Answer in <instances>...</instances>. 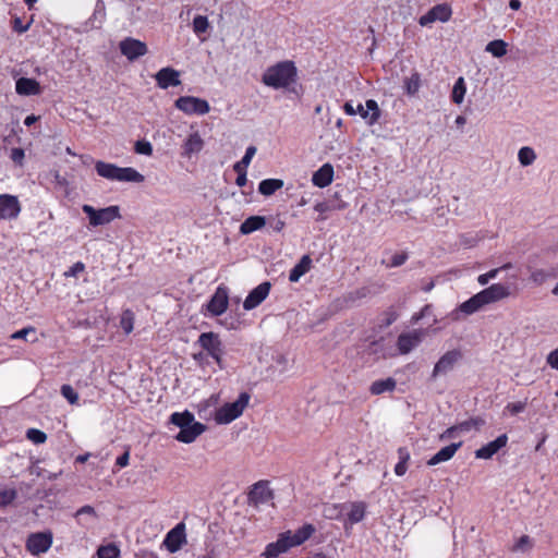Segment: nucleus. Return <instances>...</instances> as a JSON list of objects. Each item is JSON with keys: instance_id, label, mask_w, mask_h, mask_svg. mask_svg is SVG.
I'll return each mask as SVG.
<instances>
[{"instance_id": "58", "label": "nucleus", "mask_w": 558, "mask_h": 558, "mask_svg": "<svg viewBox=\"0 0 558 558\" xmlns=\"http://www.w3.org/2000/svg\"><path fill=\"white\" fill-rule=\"evenodd\" d=\"M24 156L25 154L22 148H13L11 150V159L17 165H22Z\"/></svg>"}, {"instance_id": "57", "label": "nucleus", "mask_w": 558, "mask_h": 558, "mask_svg": "<svg viewBox=\"0 0 558 558\" xmlns=\"http://www.w3.org/2000/svg\"><path fill=\"white\" fill-rule=\"evenodd\" d=\"M547 364L558 371V348L553 350L546 357Z\"/></svg>"}, {"instance_id": "62", "label": "nucleus", "mask_w": 558, "mask_h": 558, "mask_svg": "<svg viewBox=\"0 0 558 558\" xmlns=\"http://www.w3.org/2000/svg\"><path fill=\"white\" fill-rule=\"evenodd\" d=\"M235 172L238 173V178L235 180L236 185L240 187L244 186L247 182L246 171L240 170V171H235Z\"/></svg>"}, {"instance_id": "16", "label": "nucleus", "mask_w": 558, "mask_h": 558, "mask_svg": "<svg viewBox=\"0 0 558 558\" xmlns=\"http://www.w3.org/2000/svg\"><path fill=\"white\" fill-rule=\"evenodd\" d=\"M423 339V332L420 330H413L411 332L401 333L398 337L397 347L401 354L410 353L415 347H417Z\"/></svg>"}, {"instance_id": "60", "label": "nucleus", "mask_w": 558, "mask_h": 558, "mask_svg": "<svg viewBox=\"0 0 558 558\" xmlns=\"http://www.w3.org/2000/svg\"><path fill=\"white\" fill-rule=\"evenodd\" d=\"M436 22V19L433 14V11L429 10L426 14L422 15L418 20L421 26H428L429 24Z\"/></svg>"}, {"instance_id": "21", "label": "nucleus", "mask_w": 558, "mask_h": 558, "mask_svg": "<svg viewBox=\"0 0 558 558\" xmlns=\"http://www.w3.org/2000/svg\"><path fill=\"white\" fill-rule=\"evenodd\" d=\"M206 429L205 425L193 421L190 425L178 433L175 439L184 444L193 442Z\"/></svg>"}, {"instance_id": "13", "label": "nucleus", "mask_w": 558, "mask_h": 558, "mask_svg": "<svg viewBox=\"0 0 558 558\" xmlns=\"http://www.w3.org/2000/svg\"><path fill=\"white\" fill-rule=\"evenodd\" d=\"M228 289L226 287H218L207 304V310L214 316H219L228 308Z\"/></svg>"}, {"instance_id": "51", "label": "nucleus", "mask_w": 558, "mask_h": 558, "mask_svg": "<svg viewBox=\"0 0 558 558\" xmlns=\"http://www.w3.org/2000/svg\"><path fill=\"white\" fill-rule=\"evenodd\" d=\"M135 151L141 155L150 156L153 154V146L149 142L137 141L135 143Z\"/></svg>"}, {"instance_id": "25", "label": "nucleus", "mask_w": 558, "mask_h": 558, "mask_svg": "<svg viewBox=\"0 0 558 558\" xmlns=\"http://www.w3.org/2000/svg\"><path fill=\"white\" fill-rule=\"evenodd\" d=\"M288 539L289 538L284 537L282 534L277 542L267 545L264 556L266 558H276L280 554L286 553L289 548L292 547Z\"/></svg>"}, {"instance_id": "14", "label": "nucleus", "mask_w": 558, "mask_h": 558, "mask_svg": "<svg viewBox=\"0 0 558 558\" xmlns=\"http://www.w3.org/2000/svg\"><path fill=\"white\" fill-rule=\"evenodd\" d=\"M271 284L266 281L254 288L244 300L243 307L246 311L257 307L269 294Z\"/></svg>"}, {"instance_id": "6", "label": "nucleus", "mask_w": 558, "mask_h": 558, "mask_svg": "<svg viewBox=\"0 0 558 558\" xmlns=\"http://www.w3.org/2000/svg\"><path fill=\"white\" fill-rule=\"evenodd\" d=\"M174 106L186 114H206L210 109L209 104L205 99L193 96L179 97Z\"/></svg>"}, {"instance_id": "8", "label": "nucleus", "mask_w": 558, "mask_h": 558, "mask_svg": "<svg viewBox=\"0 0 558 558\" xmlns=\"http://www.w3.org/2000/svg\"><path fill=\"white\" fill-rule=\"evenodd\" d=\"M52 538L50 531L33 533L26 541V548L33 555L46 553L52 545Z\"/></svg>"}, {"instance_id": "45", "label": "nucleus", "mask_w": 558, "mask_h": 558, "mask_svg": "<svg viewBox=\"0 0 558 558\" xmlns=\"http://www.w3.org/2000/svg\"><path fill=\"white\" fill-rule=\"evenodd\" d=\"M533 547L532 539L527 535H522L512 547V551H529Z\"/></svg>"}, {"instance_id": "37", "label": "nucleus", "mask_w": 558, "mask_h": 558, "mask_svg": "<svg viewBox=\"0 0 558 558\" xmlns=\"http://www.w3.org/2000/svg\"><path fill=\"white\" fill-rule=\"evenodd\" d=\"M10 338L13 340H25L34 343L37 341L36 329L34 327H26L12 333Z\"/></svg>"}, {"instance_id": "19", "label": "nucleus", "mask_w": 558, "mask_h": 558, "mask_svg": "<svg viewBox=\"0 0 558 558\" xmlns=\"http://www.w3.org/2000/svg\"><path fill=\"white\" fill-rule=\"evenodd\" d=\"M508 442V436L502 434L498 436L495 440L486 444L475 451V457L477 459H490L495 453H497L501 448L506 447Z\"/></svg>"}, {"instance_id": "24", "label": "nucleus", "mask_w": 558, "mask_h": 558, "mask_svg": "<svg viewBox=\"0 0 558 558\" xmlns=\"http://www.w3.org/2000/svg\"><path fill=\"white\" fill-rule=\"evenodd\" d=\"M15 89L19 95H39L41 92L39 83L34 78L21 77L16 81Z\"/></svg>"}, {"instance_id": "2", "label": "nucleus", "mask_w": 558, "mask_h": 558, "mask_svg": "<svg viewBox=\"0 0 558 558\" xmlns=\"http://www.w3.org/2000/svg\"><path fill=\"white\" fill-rule=\"evenodd\" d=\"M296 74L293 62L284 61L270 66L263 74V83L272 88H283L294 81Z\"/></svg>"}, {"instance_id": "35", "label": "nucleus", "mask_w": 558, "mask_h": 558, "mask_svg": "<svg viewBox=\"0 0 558 558\" xmlns=\"http://www.w3.org/2000/svg\"><path fill=\"white\" fill-rule=\"evenodd\" d=\"M365 504L364 502H353L350 506V511L348 513L349 521L351 523H357L363 520L365 514Z\"/></svg>"}, {"instance_id": "42", "label": "nucleus", "mask_w": 558, "mask_h": 558, "mask_svg": "<svg viewBox=\"0 0 558 558\" xmlns=\"http://www.w3.org/2000/svg\"><path fill=\"white\" fill-rule=\"evenodd\" d=\"M134 313L131 310L123 311L120 319V326L125 333H130L133 330Z\"/></svg>"}, {"instance_id": "34", "label": "nucleus", "mask_w": 558, "mask_h": 558, "mask_svg": "<svg viewBox=\"0 0 558 558\" xmlns=\"http://www.w3.org/2000/svg\"><path fill=\"white\" fill-rule=\"evenodd\" d=\"M507 43L501 39H495L487 44L485 50L496 58H501L507 53Z\"/></svg>"}, {"instance_id": "20", "label": "nucleus", "mask_w": 558, "mask_h": 558, "mask_svg": "<svg viewBox=\"0 0 558 558\" xmlns=\"http://www.w3.org/2000/svg\"><path fill=\"white\" fill-rule=\"evenodd\" d=\"M366 108L363 105H359L356 108V113H359L364 120H366L368 125H374L378 122L381 111L378 107V104L374 99H368L365 102Z\"/></svg>"}, {"instance_id": "5", "label": "nucleus", "mask_w": 558, "mask_h": 558, "mask_svg": "<svg viewBox=\"0 0 558 558\" xmlns=\"http://www.w3.org/2000/svg\"><path fill=\"white\" fill-rule=\"evenodd\" d=\"M462 352L459 349L447 351L436 362L430 374V380H436L439 376H445L450 373L456 365L462 360Z\"/></svg>"}, {"instance_id": "29", "label": "nucleus", "mask_w": 558, "mask_h": 558, "mask_svg": "<svg viewBox=\"0 0 558 558\" xmlns=\"http://www.w3.org/2000/svg\"><path fill=\"white\" fill-rule=\"evenodd\" d=\"M266 223V219L263 216H251L246 218L240 226V232L242 234H250L256 230L262 229Z\"/></svg>"}, {"instance_id": "64", "label": "nucleus", "mask_w": 558, "mask_h": 558, "mask_svg": "<svg viewBox=\"0 0 558 558\" xmlns=\"http://www.w3.org/2000/svg\"><path fill=\"white\" fill-rule=\"evenodd\" d=\"M407 472V463L404 461H399L395 468V473L398 476H402Z\"/></svg>"}, {"instance_id": "3", "label": "nucleus", "mask_w": 558, "mask_h": 558, "mask_svg": "<svg viewBox=\"0 0 558 558\" xmlns=\"http://www.w3.org/2000/svg\"><path fill=\"white\" fill-rule=\"evenodd\" d=\"M250 396L243 392L231 403H227L217 410L215 420L218 424H228L238 418L248 404Z\"/></svg>"}, {"instance_id": "32", "label": "nucleus", "mask_w": 558, "mask_h": 558, "mask_svg": "<svg viewBox=\"0 0 558 558\" xmlns=\"http://www.w3.org/2000/svg\"><path fill=\"white\" fill-rule=\"evenodd\" d=\"M193 421H194V415L189 411H184L182 413L175 412V413H172L170 416V423L180 427V430H182L184 427H186L187 425L193 423Z\"/></svg>"}, {"instance_id": "46", "label": "nucleus", "mask_w": 558, "mask_h": 558, "mask_svg": "<svg viewBox=\"0 0 558 558\" xmlns=\"http://www.w3.org/2000/svg\"><path fill=\"white\" fill-rule=\"evenodd\" d=\"M17 493L13 488H0V505L7 506L13 502L16 498Z\"/></svg>"}, {"instance_id": "1", "label": "nucleus", "mask_w": 558, "mask_h": 558, "mask_svg": "<svg viewBox=\"0 0 558 558\" xmlns=\"http://www.w3.org/2000/svg\"><path fill=\"white\" fill-rule=\"evenodd\" d=\"M95 170L99 177L110 181L142 183L145 180V177L134 168H121L114 163L100 160L95 162Z\"/></svg>"}, {"instance_id": "23", "label": "nucleus", "mask_w": 558, "mask_h": 558, "mask_svg": "<svg viewBox=\"0 0 558 558\" xmlns=\"http://www.w3.org/2000/svg\"><path fill=\"white\" fill-rule=\"evenodd\" d=\"M333 179V167L330 163L323 165L312 177V182L318 187L328 186Z\"/></svg>"}, {"instance_id": "11", "label": "nucleus", "mask_w": 558, "mask_h": 558, "mask_svg": "<svg viewBox=\"0 0 558 558\" xmlns=\"http://www.w3.org/2000/svg\"><path fill=\"white\" fill-rule=\"evenodd\" d=\"M482 301L485 305L498 302L508 298L511 292L508 286L502 283H494L490 287L478 292Z\"/></svg>"}, {"instance_id": "54", "label": "nucleus", "mask_w": 558, "mask_h": 558, "mask_svg": "<svg viewBox=\"0 0 558 558\" xmlns=\"http://www.w3.org/2000/svg\"><path fill=\"white\" fill-rule=\"evenodd\" d=\"M525 407H526L525 402L519 401V402L509 403L506 407V410L509 411L512 415H515V414L523 412Z\"/></svg>"}, {"instance_id": "41", "label": "nucleus", "mask_w": 558, "mask_h": 558, "mask_svg": "<svg viewBox=\"0 0 558 558\" xmlns=\"http://www.w3.org/2000/svg\"><path fill=\"white\" fill-rule=\"evenodd\" d=\"M482 425H484V420L476 417L457 424V428H459L460 433H468L472 429H480Z\"/></svg>"}, {"instance_id": "30", "label": "nucleus", "mask_w": 558, "mask_h": 558, "mask_svg": "<svg viewBox=\"0 0 558 558\" xmlns=\"http://www.w3.org/2000/svg\"><path fill=\"white\" fill-rule=\"evenodd\" d=\"M282 186L283 181L280 179H266L259 183L258 192L265 196H270Z\"/></svg>"}, {"instance_id": "52", "label": "nucleus", "mask_w": 558, "mask_h": 558, "mask_svg": "<svg viewBox=\"0 0 558 558\" xmlns=\"http://www.w3.org/2000/svg\"><path fill=\"white\" fill-rule=\"evenodd\" d=\"M408 259L407 252L397 253L391 257V262L387 264V267H399L403 265Z\"/></svg>"}, {"instance_id": "33", "label": "nucleus", "mask_w": 558, "mask_h": 558, "mask_svg": "<svg viewBox=\"0 0 558 558\" xmlns=\"http://www.w3.org/2000/svg\"><path fill=\"white\" fill-rule=\"evenodd\" d=\"M405 93L409 96H414L421 87V76L417 72H413L411 76L405 77L403 81Z\"/></svg>"}, {"instance_id": "48", "label": "nucleus", "mask_w": 558, "mask_h": 558, "mask_svg": "<svg viewBox=\"0 0 558 558\" xmlns=\"http://www.w3.org/2000/svg\"><path fill=\"white\" fill-rule=\"evenodd\" d=\"M208 20L206 16L197 15L193 20V28L196 34L205 33L208 28Z\"/></svg>"}, {"instance_id": "63", "label": "nucleus", "mask_w": 558, "mask_h": 558, "mask_svg": "<svg viewBox=\"0 0 558 558\" xmlns=\"http://www.w3.org/2000/svg\"><path fill=\"white\" fill-rule=\"evenodd\" d=\"M430 307H432V306H430V305H428V304H427V305H425L418 314H415V315L413 316L412 320H413L414 323H416V322H418L420 319H422L424 316H426V315L428 314V312H429Z\"/></svg>"}, {"instance_id": "44", "label": "nucleus", "mask_w": 558, "mask_h": 558, "mask_svg": "<svg viewBox=\"0 0 558 558\" xmlns=\"http://www.w3.org/2000/svg\"><path fill=\"white\" fill-rule=\"evenodd\" d=\"M550 277L551 274L545 269H533L530 275V280L536 286H542Z\"/></svg>"}, {"instance_id": "40", "label": "nucleus", "mask_w": 558, "mask_h": 558, "mask_svg": "<svg viewBox=\"0 0 558 558\" xmlns=\"http://www.w3.org/2000/svg\"><path fill=\"white\" fill-rule=\"evenodd\" d=\"M255 154H256V147L248 146L246 148V151H245V155L243 156V158L233 166L234 171H240V170L246 171V168L250 165V162Z\"/></svg>"}, {"instance_id": "28", "label": "nucleus", "mask_w": 558, "mask_h": 558, "mask_svg": "<svg viewBox=\"0 0 558 558\" xmlns=\"http://www.w3.org/2000/svg\"><path fill=\"white\" fill-rule=\"evenodd\" d=\"M312 266V259L310 255H304L300 262L291 269L289 274V280L291 282H298L299 279L305 275Z\"/></svg>"}, {"instance_id": "27", "label": "nucleus", "mask_w": 558, "mask_h": 558, "mask_svg": "<svg viewBox=\"0 0 558 558\" xmlns=\"http://www.w3.org/2000/svg\"><path fill=\"white\" fill-rule=\"evenodd\" d=\"M314 527L311 524L304 525L303 527L299 529L294 534H291L290 532L284 533L283 536L288 537L291 546H298L304 543L306 539L311 537V535L314 532Z\"/></svg>"}, {"instance_id": "56", "label": "nucleus", "mask_w": 558, "mask_h": 558, "mask_svg": "<svg viewBox=\"0 0 558 558\" xmlns=\"http://www.w3.org/2000/svg\"><path fill=\"white\" fill-rule=\"evenodd\" d=\"M343 206H338V209H340ZM314 209L320 214H324L326 211L337 209V207L335 205H331L329 202H322V203H317L315 205Z\"/></svg>"}, {"instance_id": "43", "label": "nucleus", "mask_w": 558, "mask_h": 558, "mask_svg": "<svg viewBox=\"0 0 558 558\" xmlns=\"http://www.w3.org/2000/svg\"><path fill=\"white\" fill-rule=\"evenodd\" d=\"M119 554L120 550L114 544L100 546L97 550L98 558H117Z\"/></svg>"}, {"instance_id": "4", "label": "nucleus", "mask_w": 558, "mask_h": 558, "mask_svg": "<svg viewBox=\"0 0 558 558\" xmlns=\"http://www.w3.org/2000/svg\"><path fill=\"white\" fill-rule=\"evenodd\" d=\"M82 210L87 215L92 227L108 225L114 219L120 218V209L114 205L95 209L93 206L85 204L82 206Z\"/></svg>"}, {"instance_id": "12", "label": "nucleus", "mask_w": 558, "mask_h": 558, "mask_svg": "<svg viewBox=\"0 0 558 558\" xmlns=\"http://www.w3.org/2000/svg\"><path fill=\"white\" fill-rule=\"evenodd\" d=\"M21 211V205L16 196L0 195V219H15Z\"/></svg>"}, {"instance_id": "49", "label": "nucleus", "mask_w": 558, "mask_h": 558, "mask_svg": "<svg viewBox=\"0 0 558 558\" xmlns=\"http://www.w3.org/2000/svg\"><path fill=\"white\" fill-rule=\"evenodd\" d=\"M61 395L71 403L76 404L78 401V395L74 391L70 385L61 386Z\"/></svg>"}, {"instance_id": "9", "label": "nucleus", "mask_w": 558, "mask_h": 558, "mask_svg": "<svg viewBox=\"0 0 558 558\" xmlns=\"http://www.w3.org/2000/svg\"><path fill=\"white\" fill-rule=\"evenodd\" d=\"M120 51L130 61H133L147 53V46L138 39L128 37L120 43Z\"/></svg>"}, {"instance_id": "53", "label": "nucleus", "mask_w": 558, "mask_h": 558, "mask_svg": "<svg viewBox=\"0 0 558 558\" xmlns=\"http://www.w3.org/2000/svg\"><path fill=\"white\" fill-rule=\"evenodd\" d=\"M499 272V269H492L486 274L480 275L477 277V282L481 286H486L492 279H495Z\"/></svg>"}, {"instance_id": "26", "label": "nucleus", "mask_w": 558, "mask_h": 558, "mask_svg": "<svg viewBox=\"0 0 558 558\" xmlns=\"http://www.w3.org/2000/svg\"><path fill=\"white\" fill-rule=\"evenodd\" d=\"M397 387V381L392 377L386 379H378L372 383L369 386V392L373 396H379L385 392H392Z\"/></svg>"}, {"instance_id": "47", "label": "nucleus", "mask_w": 558, "mask_h": 558, "mask_svg": "<svg viewBox=\"0 0 558 558\" xmlns=\"http://www.w3.org/2000/svg\"><path fill=\"white\" fill-rule=\"evenodd\" d=\"M26 437L36 445L44 444L47 439V435L36 428H29L26 433Z\"/></svg>"}, {"instance_id": "10", "label": "nucleus", "mask_w": 558, "mask_h": 558, "mask_svg": "<svg viewBox=\"0 0 558 558\" xmlns=\"http://www.w3.org/2000/svg\"><path fill=\"white\" fill-rule=\"evenodd\" d=\"M483 306H485L478 293L461 303L454 311L450 313V317L452 320H460L461 316H468L476 313Z\"/></svg>"}, {"instance_id": "15", "label": "nucleus", "mask_w": 558, "mask_h": 558, "mask_svg": "<svg viewBox=\"0 0 558 558\" xmlns=\"http://www.w3.org/2000/svg\"><path fill=\"white\" fill-rule=\"evenodd\" d=\"M272 499V492L268 487L267 482L259 481L253 485L248 493V502L257 507Z\"/></svg>"}, {"instance_id": "18", "label": "nucleus", "mask_w": 558, "mask_h": 558, "mask_svg": "<svg viewBox=\"0 0 558 558\" xmlns=\"http://www.w3.org/2000/svg\"><path fill=\"white\" fill-rule=\"evenodd\" d=\"M184 542H185L184 524L179 523L175 527H173L166 535L163 545L170 553H175L181 548V546Z\"/></svg>"}, {"instance_id": "59", "label": "nucleus", "mask_w": 558, "mask_h": 558, "mask_svg": "<svg viewBox=\"0 0 558 558\" xmlns=\"http://www.w3.org/2000/svg\"><path fill=\"white\" fill-rule=\"evenodd\" d=\"M459 428H457V424L447 428L441 435L440 440H446L456 437L459 434Z\"/></svg>"}, {"instance_id": "7", "label": "nucleus", "mask_w": 558, "mask_h": 558, "mask_svg": "<svg viewBox=\"0 0 558 558\" xmlns=\"http://www.w3.org/2000/svg\"><path fill=\"white\" fill-rule=\"evenodd\" d=\"M199 345L208 352V354L222 367V343L219 336L215 332H203L198 337Z\"/></svg>"}, {"instance_id": "17", "label": "nucleus", "mask_w": 558, "mask_h": 558, "mask_svg": "<svg viewBox=\"0 0 558 558\" xmlns=\"http://www.w3.org/2000/svg\"><path fill=\"white\" fill-rule=\"evenodd\" d=\"M179 77L180 72L169 66L162 68L155 74L157 85L162 89L180 85L181 81Z\"/></svg>"}, {"instance_id": "39", "label": "nucleus", "mask_w": 558, "mask_h": 558, "mask_svg": "<svg viewBox=\"0 0 558 558\" xmlns=\"http://www.w3.org/2000/svg\"><path fill=\"white\" fill-rule=\"evenodd\" d=\"M430 10L433 11L436 21L440 22L449 21L452 14L451 8L446 3L437 4Z\"/></svg>"}, {"instance_id": "36", "label": "nucleus", "mask_w": 558, "mask_h": 558, "mask_svg": "<svg viewBox=\"0 0 558 558\" xmlns=\"http://www.w3.org/2000/svg\"><path fill=\"white\" fill-rule=\"evenodd\" d=\"M466 92L465 82L463 77H459L452 88L451 98L454 104L460 105L463 99Z\"/></svg>"}, {"instance_id": "22", "label": "nucleus", "mask_w": 558, "mask_h": 558, "mask_svg": "<svg viewBox=\"0 0 558 558\" xmlns=\"http://www.w3.org/2000/svg\"><path fill=\"white\" fill-rule=\"evenodd\" d=\"M462 446V441L450 444L441 448L436 454H434L428 461L427 465L434 466L441 462L450 460L458 449Z\"/></svg>"}, {"instance_id": "31", "label": "nucleus", "mask_w": 558, "mask_h": 558, "mask_svg": "<svg viewBox=\"0 0 558 558\" xmlns=\"http://www.w3.org/2000/svg\"><path fill=\"white\" fill-rule=\"evenodd\" d=\"M204 146V141L201 135L195 132L191 134L184 143V153L186 155H192L202 150Z\"/></svg>"}, {"instance_id": "61", "label": "nucleus", "mask_w": 558, "mask_h": 558, "mask_svg": "<svg viewBox=\"0 0 558 558\" xmlns=\"http://www.w3.org/2000/svg\"><path fill=\"white\" fill-rule=\"evenodd\" d=\"M130 451L129 449L124 451L123 454L117 458L116 464L120 468H125L129 464Z\"/></svg>"}, {"instance_id": "55", "label": "nucleus", "mask_w": 558, "mask_h": 558, "mask_svg": "<svg viewBox=\"0 0 558 558\" xmlns=\"http://www.w3.org/2000/svg\"><path fill=\"white\" fill-rule=\"evenodd\" d=\"M85 270V265L82 262L75 263L69 270L64 272L65 277H76L80 272Z\"/></svg>"}, {"instance_id": "50", "label": "nucleus", "mask_w": 558, "mask_h": 558, "mask_svg": "<svg viewBox=\"0 0 558 558\" xmlns=\"http://www.w3.org/2000/svg\"><path fill=\"white\" fill-rule=\"evenodd\" d=\"M83 515H88V517H92L94 519L97 518V513L95 511V509L92 507V506H83L81 507L74 514V517L78 520V523L81 524H84L82 521H81V517Z\"/></svg>"}, {"instance_id": "38", "label": "nucleus", "mask_w": 558, "mask_h": 558, "mask_svg": "<svg viewBox=\"0 0 558 558\" xmlns=\"http://www.w3.org/2000/svg\"><path fill=\"white\" fill-rule=\"evenodd\" d=\"M518 159L523 167H527V166H531L535 161L536 154L533 148H531L529 146H524V147L520 148V150L518 153Z\"/></svg>"}]
</instances>
